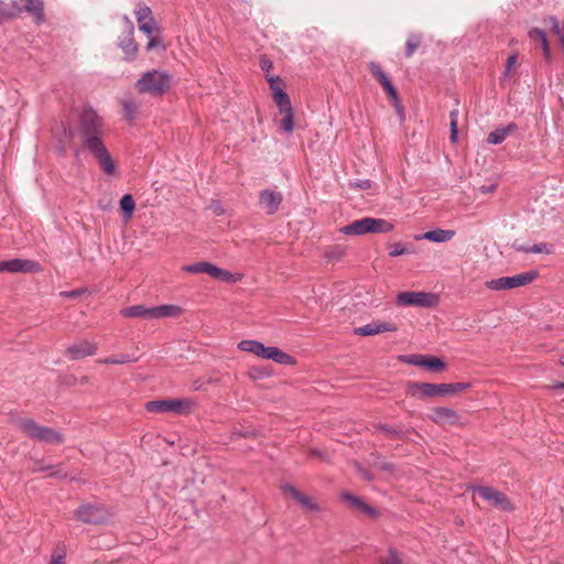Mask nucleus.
Segmentation results:
<instances>
[{
  "label": "nucleus",
  "mask_w": 564,
  "mask_h": 564,
  "mask_svg": "<svg viewBox=\"0 0 564 564\" xmlns=\"http://www.w3.org/2000/svg\"><path fill=\"white\" fill-rule=\"evenodd\" d=\"M369 69L373 77L379 82L394 105H399V95L389 76L382 70L381 66L376 62L369 63Z\"/></svg>",
  "instance_id": "dca6fc26"
},
{
  "label": "nucleus",
  "mask_w": 564,
  "mask_h": 564,
  "mask_svg": "<svg viewBox=\"0 0 564 564\" xmlns=\"http://www.w3.org/2000/svg\"><path fill=\"white\" fill-rule=\"evenodd\" d=\"M377 429L381 432L387 433L390 436H399L400 432L393 429L392 426H389L387 424H379L377 425Z\"/></svg>",
  "instance_id": "09e8293b"
},
{
  "label": "nucleus",
  "mask_w": 564,
  "mask_h": 564,
  "mask_svg": "<svg viewBox=\"0 0 564 564\" xmlns=\"http://www.w3.org/2000/svg\"><path fill=\"white\" fill-rule=\"evenodd\" d=\"M423 36L421 33H411L408 36L404 50V56L406 58L411 57L415 51L421 46Z\"/></svg>",
  "instance_id": "72a5a7b5"
},
{
  "label": "nucleus",
  "mask_w": 564,
  "mask_h": 564,
  "mask_svg": "<svg viewBox=\"0 0 564 564\" xmlns=\"http://www.w3.org/2000/svg\"><path fill=\"white\" fill-rule=\"evenodd\" d=\"M215 214L216 215H223L224 214V208L217 204L216 207H215Z\"/></svg>",
  "instance_id": "5fc2aeb1"
},
{
  "label": "nucleus",
  "mask_w": 564,
  "mask_h": 564,
  "mask_svg": "<svg viewBox=\"0 0 564 564\" xmlns=\"http://www.w3.org/2000/svg\"><path fill=\"white\" fill-rule=\"evenodd\" d=\"M86 292H87L86 289H75V290H70V291H62L59 293V295L63 297L75 299V297H78V296L85 294Z\"/></svg>",
  "instance_id": "a18cd8bd"
},
{
  "label": "nucleus",
  "mask_w": 564,
  "mask_h": 564,
  "mask_svg": "<svg viewBox=\"0 0 564 564\" xmlns=\"http://www.w3.org/2000/svg\"><path fill=\"white\" fill-rule=\"evenodd\" d=\"M134 14L139 30L144 34L151 35L154 31H159L156 21L149 6L139 3Z\"/></svg>",
  "instance_id": "4468645a"
},
{
  "label": "nucleus",
  "mask_w": 564,
  "mask_h": 564,
  "mask_svg": "<svg viewBox=\"0 0 564 564\" xmlns=\"http://www.w3.org/2000/svg\"><path fill=\"white\" fill-rule=\"evenodd\" d=\"M283 202V196L280 192L272 189H262L259 193V205L265 210L268 215L275 214Z\"/></svg>",
  "instance_id": "f3484780"
},
{
  "label": "nucleus",
  "mask_w": 564,
  "mask_h": 564,
  "mask_svg": "<svg viewBox=\"0 0 564 564\" xmlns=\"http://www.w3.org/2000/svg\"><path fill=\"white\" fill-rule=\"evenodd\" d=\"M268 373L265 371H263L262 369L260 368H252L250 369L249 371V376L252 378V379H259V378H264Z\"/></svg>",
  "instance_id": "3c124183"
},
{
  "label": "nucleus",
  "mask_w": 564,
  "mask_h": 564,
  "mask_svg": "<svg viewBox=\"0 0 564 564\" xmlns=\"http://www.w3.org/2000/svg\"><path fill=\"white\" fill-rule=\"evenodd\" d=\"M455 236L454 230L449 229H433L430 231H426L424 234L417 235L415 237L416 240L426 239L433 242H446L449 241Z\"/></svg>",
  "instance_id": "5701e85b"
},
{
  "label": "nucleus",
  "mask_w": 564,
  "mask_h": 564,
  "mask_svg": "<svg viewBox=\"0 0 564 564\" xmlns=\"http://www.w3.org/2000/svg\"><path fill=\"white\" fill-rule=\"evenodd\" d=\"M392 223L373 217H364L341 227L339 231L346 236H362L366 234H387L393 230Z\"/></svg>",
  "instance_id": "39448f33"
},
{
  "label": "nucleus",
  "mask_w": 564,
  "mask_h": 564,
  "mask_svg": "<svg viewBox=\"0 0 564 564\" xmlns=\"http://www.w3.org/2000/svg\"><path fill=\"white\" fill-rule=\"evenodd\" d=\"M267 82L272 91V99L283 116L280 128L283 132L291 133L294 130V112L290 97L283 89V80L279 76L267 75Z\"/></svg>",
  "instance_id": "f03ea898"
},
{
  "label": "nucleus",
  "mask_w": 564,
  "mask_h": 564,
  "mask_svg": "<svg viewBox=\"0 0 564 564\" xmlns=\"http://www.w3.org/2000/svg\"><path fill=\"white\" fill-rule=\"evenodd\" d=\"M192 389H193L194 391H198V390L200 389V386H199V383H197V382H194V383H193V387H192Z\"/></svg>",
  "instance_id": "4d7b16f0"
},
{
  "label": "nucleus",
  "mask_w": 564,
  "mask_h": 564,
  "mask_svg": "<svg viewBox=\"0 0 564 564\" xmlns=\"http://www.w3.org/2000/svg\"><path fill=\"white\" fill-rule=\"evenodd\" d=\"M173 76L160 69L144 72L135 83L139 94H147L152 97L164 96L172 87Z\"/></svg>",
  "instance_id": "7ed1b4c3"
},
{
  "label": "nucleus",
  "mask_w": 564,
  "mask_h": 564,
  "mask_svg": "<svg viewBox=\"0 0 564 564\" xmlns=\"http://www.w3.org/2000/svg\"><path fill=\"white\" fill-rule=\"evenodd\" d=\"M467 489L478 492L484 500L488 501L491 506L496 508H499L503 511L513 510V506L508 499V497L503 492L492 487L469 485Z\"/></svg>",
  "instance_id": "9d476101"
},
{
  "label": "nucleus",
  "mask_w": 564,
  "mask_h": 564,
  "mask_svg": "<svg viewBox=\"0 0 564 564\" xmlns=\"http://www.w3.org/2000/svg\"><path fill=\"white\" fill-rule=\"evenodd\" d=\"M529 37L532 41L540 42L541 47L543 50L544 58L546 61H550L551 59V50H550V45H549V42H547V39H546V33L543 30H541V29H532L529 32Z\"/></svg>",
  "instance_id": "c756f323"
},
{
  "label": "nucleus",
  "mask_w": 564,
  "mask_h": 564,
  "mask_svg": "<svg viewBox=\"0 0 564 564\" xmlns=\"http://www.w3.org/2000/svg\"><path fill=\"white\" fill-rule=\"evenodd\" d=\"M97 352V344L83 340L67 347L65 354L70 360H80Z\"/></svg>",
  "instance_id": "a211bd4d"
},
{
  "label": "nucleus",
  "mask_w": 564,
  "mask_h": 564,
  "mask_svg": "<svg viewBox=\"0 0 564 564\" xmlns=\"http://www.w3.org/2000/svg\"><path fill=\"white\" fill-rule=\"evenodd\" d=\"M215 264L208 261H200L192 264L184 265L182 270L187 273L199 274L206 273L213 276Z\"/></svg>",
  "instance_id": "c85d7f7f"
},
{
  "label": "nucleus",
  "mask_w": 564,
  "mask_h": 564,
  "mask_svg": "<svg viewBox=\"0 0 564 564\" xmlns=\"http://www.w3.org/2000/svg\"><path fill=\"white\" fill-rule=\"evenodd\" d=\"M17 424L25 436L36 442L48 444H62L64 442L62 433L48 426H42L32 419H20Z\"/></svg>",
  "instance_id": "423d86ee"
},
{
  "label": "nucleus",
  "mask_w": 564,
  "mask_h": 564,
  "mask_svg": "<svg viewBox=\"0 0 564 564\" xmlns=\"http://www.w3.org/2000/svg\"><path fill=\"white\" fill-rule=\"evenodd\" d=\"M531 253H545L551 254L553 252V246L546 242L534 243L530 246Z\"/></svg>",
  "instance_id": "ea45409f"
},
{
  "label": "nucleus",
  "mask_w": 564,
  "mask_h": 564,
  "mask_svg": "<svg viewBox=\"0 0 564 564\" xmlns=\"http://www.w3.org/2000/svg\"><path fill=\"white\" fill-rule=\"evenodd\" d=\"M120 209L123 213V216L126 219H130L133 215V212L135 209V203L130 194H124L120 199Z\"/></svg>",
  "instance_id": "e433bc0d"
},
{
  "label": "nucleus",
  "mask_w": 564,
  "mask_h": 564,
  "mask_svg": "<svg viewBox=\"0 0 564 564\" xmlns=\"http://www.w3.org/2000/svg\"><path fill=\"white\" fill-rule=\"evenodd\" d=\"M183 313V310L178 305L163 304L152 307V319L165 318V317H178Z\"/></svg>",
  "instance_id": "b1692460"
},
{
  "label": "nucleus",
  "mask_w": 564,
  "mask_h": 564,
  "mask_svg": "<svg viewBox=\"0 0 564 564\" xmlns=\"http://www.w3.org/2000/svg\"><path fill=\"white\" fill-rule=\"evenodd\" d=\"M311 454L312 455H317V451H312Z\"/></svg>",
  "instance_id": "bf43d9fd"
},
{
  "label": "nucleus",
  "mask_w": 564,
  "mask_h": 564,
  "mask_svg": "<svg viewBox=\"0 0 564 564\" xmlns=\"http://www.w3.org/2000/svg\"><path fill=\"white\" fill-rule=\"evenodd\" d=\"M538 278V272L534 270L527 271L512 276H501L486 281L485 285L491 291L511 290L519 286H524L532 283Z\"/></svg>",
  "instance_id": "6e6552de"
},
{
  "label": "nucleus",
  "mask_w": 564,
  "mask_h": 564,
  "mask_svg": "<svg viewBox=\"0 0 564 564\" xmlns=\"http://www.w3.org/2000/svg\"><path fill=\"white\" fill-rule=\"evenodd\" d=\"M101 132L102 118L93 107H84L79 117V134L83 144L97 160L104 173L113 175L116 164L101 139Z\"/></svg>",
  "instance_id": "f257e3e1"
},
{
  "label": "nucleus",
  "mask_w": 564,
  "mask_h": 564,
  "mask_svg": "<svg viewBox=\"0 0 564 564\" xmlns=\"http://www.w3.org/2000/svg\"><path fill=\"white\" fill-rule=\"evenodd\" d=\"M67 545L58 542L52 551L48 564H66Z\"/></svg>",
  "instance_id": "f704fd0d"
},
{
  "label": "nucleus",
  "mask_w": 564,
  "mask_h": 564,
  "mask_svg": "<svg viewBox=\"0 0 564 564\" xmlns=\"http://www.w3.org/2000/svg\"><path fill=\"white\" fill-rule=\"evenodd\" d=\"M378 564H402V558L400 557L398 551L391 547L389 549L386 556L379 557Z\"/></svg>",
  "instance_id": "58836bf2"
},
{
  "label": "nucleus",
  "mask_w": 564,
  "mask_h": 564,
  "mask_svg": "<svg viewBox=\"0 0 564 564\" xmlns=\"http://www.w3.org/2000/svg\"><path fill=\"white\" fill-rule=\"evenodd\" d=\"M150 39L148 41V44H147V50L150 51V50H153V48H156V47H161L164 50V45L162 44V41L160 37H156V36H151L149 35Z\"/></svg>",
  "instance_id": "de8ad7c7"
},
{
  "label": "nucleus",
  "mask_w": 564,
  "mask_h": 564,
  "mask_svg": "<svg viewBox=\"0 0 564 564\" xmlns=\"http://www.w3.org/2000/svg\"><path fill=\"white\" fill-rule=\"evenodd\" d=\"M469 382H454V383H427V382H413L409 386V391L412 395H417L421 399L436 398L453 395L469 389Z\"/></svg>",
  "instance_id": "20e7f679"
},
{
  "label": "nucleus",
  "mask_w": 564,
  "mask_h": 564,
  "mask_svg": "<svg viewBox=\"0 0 564 564\" xmlns=\"http://www.w3.org/2000/svg\"><path fill=\"white\" fill-rule=\"evenodd\" d=\"M262 343L256 339H243L238 343V349L241 351L253 354L254 356L260 355Z\"/></svg>",
  "instance_id": "c9c22d12"
},
{
  "label": "nucleus",
  "mask_w": 564,
  "mask_h": 564,
  "mask_svg": "<svg viewBox=\"0 0 564 564\" xmlns=\"http://www.w3.org/2000/svg\"><path fill=\"white\" fill-rule=\"evenodd\" d=\"M274 347H267L262 344L259 357L263 359H270Z\"/></svg>",
  "instance_id": "8fccbe9b"
},
{
  "label": "nucleus",
  "mask_w": 564,
  "mask_h": 564,
  "mask_svg": "<svg viewBox=\"0 0 564 564\" xmlns=\"http://www.w3.org/2000/svg\"><path fill=\"white\" fill-rule=\"evenodd\" d=\"M120 48L123 51L127 61L134 59L138 53V43L133 37V26L131 25L127 35L122 37L119 42Z\"/></svg>",
  "instance_id": "4be33fe9"
},
{
  "label": "nucleus",
  "mask_w": 564,
  "mask_h": 564,
  "mask_svg": "<svg viewBox=\"0 0 564 564\" xmlns=\"http://www.w3.org/2000/svg\"><path fill=\"white\" fill-rule=\"evenodd\" d=\"M451 117V141L456 142L458 138V129H457V111L454 110L449 115Z\"/></svg>",
  "instance_id": "79ce46f5"
},
{
  "label": "nucleus",
  "mask_w": 564,
  "mask_h": 564,
  "mask_svg": "<svg viewBox=\"0 0 564 564\" xmlns=\"http://www.w3.org/2000/svg\"><path fill=\"white\" fill-rule=\"evenodd\" d=\"M397 325L390 322L373 321L364 326L354 329V334L359 336H373L387 332H397Z\"/></svg>",
  "instance_id": "6ab92c4d"
},
{
  "label": "nucleus",
  "mask_w": 564,
  "mask_h": 564,
  "mask_svg": "<svg viewBox=\"0 0 564 564\" xmlns=\"http://www.w3.org/2000/svg\"><path fill=\"white\" fill-rule=\"evenodd\" d=\"M429 417L433 423L440 426H444L446 424L463 425V423H460V415L458 412L446 406L434 408Z\"/></svg>",
  "instance_id": "2eb2a0df"
},
{
  "label": "nucleus",
  "mask_w": 564,
  "mask_h": 564,
  "mask_svg": "<svg viewBox=\"0 0 564 564\" xmlns=\"http://www.w3.org/2000/svg\"><path fill=\"white\" fill-rule=\"evenodd\" d=\"M517 130L516 123H509L506 127L497 128L491 131L487 137V142L489 144H500L505 141V139L513 131Z\"/></svg>",
  "instance_id": "cd10ccee"
},
{
  "label": "nucleus",
  "mask_w": 564,
  "mask_h": 564,
  "mask_svg": "<svg viewBox=\"0 0 564 564\" xmlns=\"http://www.w3.org/2000/svg\"><path fill=\"white\" fill-rule=\"evenodd\" d=\"M270 360H273L280 365H289V366H293L296 362L294 357L284 352L283 350H281L278 347H274V350L272 351V356H271Z\"/></svg>",
  "instance_id": "4c0bfd02"
},
{
  "label": "nucleus",
  "mask_w": 564,
  "mask_h": 564,
  "mask_svg": "<svg viewBox=\"0 0 564 564\" xmlns=\"http://www.w3.org/2000/svg\"><path fill=\"white\" fill-rule=\"evenodd\" d=\"M212 278L219 280L221 282L234 284V283L241 281L243 278V274L232 273L228 270L221 269L216 265Z\"/></svg>",
  "instance_id": "7c9ffc66"
},
{
  "label": "nucleus",
  "mask_w": 564,
  "mask_h": 564,
  "mask_svg": "<svg viewBox=\"0 0 564 564\" xmlns=\"http://www.w3.org/2000/svg\"><path fill=\"white\" fill-rule=\"evenodd\" d=\"M138 360H139V358L134 357L132 355L120 354V355H113V356H109V357L99 359V360H97V362L102 364V365H123V364H129V362H135Z\"/></svg>",
  "instance_id": "2f4dec72"
},
{
  "label": "nucleus",
  "mask_w": 564,
  "mask_h": 564,
  "mask_svg": "<svg viewBox=\"0 0 564 564\" xmlns=\"http://www.w3.org/2000/svg\"><path fill=\"white\" fill-rule=\"evenodd\" d=\"M74 517L77 521L89 524H100L107 521V513L100 506L84 503L75 511Z\"/></svg>",
  "instance_id": "9b49d317"
},
{
  "label": "nucleus",
  "mask_w": 564,
  "mask_h": 564,
  "mask_svg": "<svg viewBox=\"0 0 564 564\" xmlns=\"http://www.w3.org/2000/svg\"><path fill=\"white\" fill-rule=\"evenodd\" d=\"M197 406V402L192 398L163 399L145 403V410L152 413L171 412L177 415H187Z\"/></svg>",
  "instance_id": "0eeeda50"
},
{
  "label": "nucleus",
  "mask_w": 564,
  "mask_h": 564,
  "mask_svg": "<svg viewBox=\"0 0 564 564\" xmlns=\"http://www.w3.org/2000/svg\"><path fill=\"white\" fill-rule=\"evenodd\" d=\"M350 187L358 188L361 191H367L372 187V181L367 180V178L366 180H357V181L350 183Z\"/></svg>",
  "instance_id": "c03bdc74"
},
{
  "label": "nucleus",
  "mask_w": 564,
  "mask_h": 564,
  "mask_svg": "<svg viewBox=\"0 0 564 564\" xmlns=\"http://www.w3.org/2000/svg\"><path fill=\"white\" fill-rule=\"evenodd\" d=\"M404 362L417 366L432 372H442L446 369V364L440 357L432 355L413 354L400 357Z\"/></svg>",
  "instance_id": "f8f14e48"
},
{
  "label": "nucleus",
  "mask_w": 564,
  "mask_h": 564,
  "mask_svg": "<svg viewBox=\"0 0 564 564\" xmlns=\"http://www.w3.org/2000/svg\"><path fill=\"white\" fill-rule=\"evenodd\" d=\"M560 364L564 367V356H563V357H561V359H560Z\"/></svg>",
  "instance_id": "13d9d810"
},
{
  "label": "nucleus",
  "mask_w": 564,
  "mask_h": 564,
  "mask_svg": "<svg viewBox=\"0 0 564 564\" xmlns=\"http://www.w3.org/2000/svg\"><path fill=\"white\" fill-rule=\"evenodd\" d=\"M123 108V117L127 121L133 122L139 113V105L134 99H124L121 102Z\"/></svg>",
  "instance_id": "473e14b6"
},
{
  "label": "nucleus",
  "mask_w": 564,
  "mask_h": 564,
  "mask_svg": "<svg viewBox=\"0 0 564 564\" xmlns=\"http://www.w3.org/2000/svg\"><path fill=\"white\" fill-rule=\"evenodd\" d=\"M23 12L22 7L18 1H12L11 4L0 1V23L9 21L19 17Z\"/></svg>",
  "instance_id": "a878e982"
},
{
  "label": "nucleus",
  "mask_w": 564,
  "mask_h": 564,
  "mask_svg": "<svg viewBox=\"0 0 564 564\" xmlns=\"http://www.w3.org/2000/svg\"><path fill=\"white\" fill-rule=\"evenodd\" d=\"M52 468V466H40L39 468H34V471H45V470H50Z\"/></svg>",
  "instance_id": "6e6d98bb"
},
{
  "label": "nucleus",
  "mask_w": 564,
  "mask_h": 564,
  "mask_svg": "<svg viewBox=\"0 0 564 564\" xmlns=\"http://www.w3.org/2000/svg\"><path fill=\"white\" fill-rule=\"evenodd\" d=\"M282 491L285 495H290L299 505L308 511H321V507L313 499L307 497L305 494L297 490L294 486L286 484L282 487Z\"/></svg>",
  "instance_id": "412c9836"
},
{
  "label": "nucleus",
  "mask_w": 564,
  "mask_h": 564,
  "mask_svg": "<svg viewBox=\"0 0 564 564\" xmlns=\"http://www.w3.org/2000/svg\"><path fill=\"white\" fill-rule=\"evenodd\" d=\"M340 499L347 502L350 506V508L361 512L368 518H376L378 516V510L376 508L366 503L362 498L355 496L348 491L341 492Z\"/></svg>",
  "instance_id": "aec40b11"
},
{
  "label": "nucleus",
  "mask_w": 564,
  "mask_h": 564,
  "mask_svg": "<svg viewBox=\"0 0 564 564\" xmlns=\"http://www.w3.org/2000/svg\"><path fill=\"white\" fill-rule=\"evenodd\" d=\"M410 253V250L401 242H397L391 246L389 256L392 258Z\"/></svg>",
  "instance_id": "37998d69"
},
{
  "label": "nucleus",
  "mask_w": 564,
  "mask_h": 564,
  "mask_svg": "<svg viewBox=\"0 0 564 564\" xmlns=\"http://www.w3.org/2000/svg\"><path fill=\"white\" fill-rule=\"evenodd\" d=\"M25 4L23 11L33 15L35 23H43L45 20L44 4L42 0H24Z\"/></svg>",
  "instance_id": "bb28decb"
},
{
  "label": "nucleus",
  "mask_w": 564,
  "mask_h": 564,
  "mask_svg": "<svg viewBox=\"0 0 564 564\" xmlns=\"http://www.w3.org/2000/svg\"><path fill=\"white\" fill-rule=\"evenodd\" d=\"M550 389H552V390L564 389V381H560V382H555V383L551 384Z\"/></svg>",
  "instance_id": "864d4df0"
},
{
  "label": "nucleus",
  "mask_w": 564,
  "mask_h": 564,
  "mask_svg": "<svg viewBox=\"0 0 564 564\" xmlns=\"http://www.w3.org/2000/svg\"><path fill=\"white\" fill-rule=\"evenodd\" d=\"M518 62V54L517 53H512L508 56L507 58V62H506V68H505V72L502 74V79H508L510 78V72L512 69V67L516 66Z\"/></svg>",
  "instance_id": "a19ab883"
},
{
  "label": "nucleus",
  "mask_w": 564,
  "mask_h": 564,
  "mask_svg": "<svg viewBox=\"0 0 564 564\" xmlns=\"http://www.w3.org/2000/svg\"><path fill=\"white\" fill-rule=\"evenodd\" d=\"M120 314L127 318H148L152 319V307L144 305H132L124 307L120 311Z\"/></svg>",
  "instance_id": "393cba45"
},
{
  "label": "nucleus",
  "mask_w": 564,
  "mask_h": 564,
  "mask_svg": "<svg viewBox=\"0 0 564 564\" xmlns=\"http://www.w3.org/2000/svg\"><path fill=\"white\" fill-rule=\"evenodd\" d=\"M514 249L523 253H531L530 246H516Z\"/></svg>",
  "instance_id": "603ef678"
},
{
  "label": "nucleus",
  "mask_w": 564,
  "mask_h": 564,
  "mask_svg": "<svg viewBox=\"0 0 564 564\" xmlns=\"http://www.w3.org/2000/svg\"><path fill=\"white\" fill-rule=\"evenodd\" d=\"M438 303V296L429 292H400L395 296L398 306L433 307Z\"/></svg>",
  "instance_id": "1a4fd4ad"
},
{
  "label": "nucleus",
  "mask_w": 564,
  "mask_h": 564,
  "mask_svg": "<svg viewBox=\"0 0 564 564\" xmlns=\"http://www.w3.org/2000/svg\"><path fill=\"white\" fill-rule=\"evenodd\" d=\"M42 271V267L39 262L33 260H24V259H11V260H0V272H9V273H39Z\"/></svg>",
  "instance_id": "ddd939ff"
},
{
  "label": "nucleus",
  "mask_w": 564,
  "mask_h": 564,
  "mask_svg": "<svg viewBox=\"0 0 564 564\" xmlns=\"http://www.w3.org/2000/svg\"><path fill=\"white\" fill-rule=\"evenodd\" d=\"M260 68L265 73V76L270 75L271 69L273 68L272 61L267 56H262L260 58Z\"/></svg>",
  "instance_id": "49530a36"
}]
</instances>
